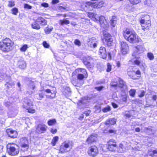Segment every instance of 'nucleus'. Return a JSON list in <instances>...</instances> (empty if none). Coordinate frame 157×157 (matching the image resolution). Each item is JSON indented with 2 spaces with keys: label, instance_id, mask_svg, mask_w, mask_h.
Segmentation results:
<instances>
[{
  "label": "nucleus",
  "instance_id": "f257e3e1",
  "mask_svg": "<svg viewBox=\"0 0 157 157\" xmlns=\"http://www.w3.org/2000/svg\"><path fill=\"white\" fill-rule=\"evenodd\" d=\"M13 42L10 38H6L0 41V50L4 52H8L13 48Z\"/></svg>",
  "mask_w": 157,
  "mask_h": 157
},
{
  "label": "nucleus",
  "instance_id": "f03ea898",
  "mask_svg": "<svg viewBox=\"0 0 157 157\" xmlns=\"http://www.w3.org/2000/svg\"><path fill=\"white\" fill-rule=\"evenodd\" d=\"M7 151L10 155L12 156L16 155L19 153L17 146L13 143H9L7 145Z\"/></svg>",
  "mask_w": 157,
  "mask_h": 157
},
{
  "label": "nucleus",
  "instance_id": "7ed1b4c3",
  "mask_svg": "<svg viewBox=\"0 0 157 157\" xmlns=\"http://www.w3.org/2000/svg\"><path fill=\"white\" fill-rule=\"evenodd\" d=\"M78 73L77 76L78 79L82 80L85 76H87V72L86 70L83 68H78L72 73V76L75 73Z\"/></svg>",
  "mask_w": 157,
  "mask_h": 157
},
{
  "label": "nucleus",
  "instance_id": "20e7f679",
  "mask_svg": "<svg viewBox=\"0 0 157 157\" xmlns=\"http://www.w3.org/2000/svg\"><path fill=\"white\" fill-rule=\"evenodd\" d=\"M19 143L21 147L22 150L25 151L29 148L28 141L26 138H21L19 139Z\"/></svg>",
  "mask_w": 157,
  "mask_h": 157
},
{
  "label": "nucleus",
  "instance_id": "39448f33",
  "mask_svg": "<svg viewBox=\"0 0 157 157\" xmlns=\"http://www.w3.org/2000/svg\"><path fill=\"white\" fill-rule=\"evenodd\" d=\"M126 40L130 43H133L138 42L139 41V39L138 36L135 33L131 34L128 36V39Z\"/></svg>",
  "mask_w": 157,
  "mask_h": 157
},
{
  "label": "nucleus",
  "instance_id": "423d86ee",
  "mask_svg": "<svg viewBox=\"0 0 157 157\" xmlns=\"http://www.w3.org/2000/svg\"><path fill=\"white\" fill-rule=\"evenodd\" d=\"M115 141L113 139L110 140L108 142V148L109 151H117V147Z\"/></svg>",
  "mask_w": 157,
  "mask_h": 157
},
{
  "label": "nucleus",
  "instance_id": "0eeeda50",
  "mask_svg": "<svg viewBox=\"0 0 157 157\" xmlns=\"http://www.w3.org/2000/svg\"><path fill=\"white\" fill-rule=\"evenodd\" d=\"M127 143L125 142H122L121 143L117 148V151L118 152H123L125 151L127 149Z\"/></svg>",
  "mask_w": 157,
  "mask_h": 157
},
{
  "label": "nucleus",
  "instance_id": "6e6552de",
  "mask_svg": "<svg viewBox=\"0 0 157 157\" xmlns=\"http://www.w3.org/2000/svg\"><path fill=\"white\" fill-rule=\"evenodd\" d=\"M88 153L90 155L93 156H96L98 153L97 147L95 146H91L89 148Z\"/></svg>",
  "mask_w": 157,
  "mask_h": 157
},
{
  "label": "nucleus",
  "instance_id": "1a4fd4ad",
  "mask_svg": "<svg viewBox=\"0 0 157 157\" xmlns=\"http://www.w3.org/2000/svg\"><path fill=\"white\" fill-rule=\"evenodd\" d=\"M47 126L43 124H40L37 126L36 132L39 134L44 132L47 130Z\"/></svg>",
  "mask_w": 157,
  "mask_h": 157
},
{
  "label": "nucleus",
  "instance_id": "9d476101",
  "mask_svg": "<svg viewBox=\"0 0 157 157\" xmlns=\"http://www.w3.org/2000/svg\"><path fill=\"white\" fill-rule=\"evenodd\" d=\"M96 20L98 21L99 20V22L101 27H103L104 29L107 28L108 27L107 23L105 20L104 17L101 16L98 17H97V18H95Z\"/></svg>",
  "mask_w": 157,
  "mask_h": 157
},
{
  "label": "nucleus",
  "instance_id": "9b49d317",
  "mask_svg": "<svg viewBox=\"0 0 157 157\" xmlns=\"http://www.w3.org/2000/svg\"><path fill=\"white\" fill-rule=\"evenodd\" d=\"M104 36L105 42L107 43V44L110 46L113 40L110 34L107 33H105L104 34Z\"/></svg>",
  "mask_w": 157,
  "mask_h": 157
},
{
  "label": "nucleus",
  "instance_id": "f8f14e48",
  "mask_svg": "<svg viewBox=\"0 0 157 157\" xmlns=\"http://www.w3.org/2000/svg\"><path fill=\"white\" fill-rule=\"evenodd\" d=\"M6 132L9 136L12 138H16L17 136V133L16 131L13 130L11 129H8L6 130Z\"/></svg>",
  "mask_w": 157,
  "mask_h": 157
},
{
  "label": "nucleus",
  "instance_id": "ddd939ff",
  "mask_svg": "<svg viewBox=\"0 0 157 157\" xmlns=\"http://www.w3.org/2000/svg\"><path fill=\"white\" fill-rule=\"evenodd\" d=\"M97 41L94 37H92L89 39L88 45L92 48H95L97 46Z\"/></svg>",
  "mask_w": 157,
  "mask_h": 157
},
{
  "label": "nucleus",
  "instance_id": "4468645a",
  "mask_svg": "<svg viewBox=\"0 0 157 157\" xmlns=\"http://www.w3.org/2000/svg\"><path fill=\"white\" fill-rule=\"evenodd\" d=\"M69 143L70 142L67 143L66 142L63 143L60 147V151L62 153L67 151V149L69 147Z\"/></svg>",
  "mask_w": 157,
  "mask_h": 157
},
{
  "label": "nucleus",
  "instance_id": "2eb2a0df",
  "mask_svg": "<svg viewBox=\"0 0 157 157\" xmlns=\"http://www.w3.org/2000/svg\"><path fill=\"white\" fill-rule=\"evenodd\" d=\"M97 138V135L96 134H94L91 135L87 139L86 141L88 144L92 143L93 142H95Z\"/></svg>",
  "mask_w": 157,
  "mask_h": 157
},
{
  "label": "nucleus",
  "instance_id": "dca6fc26",
  "mask_svg": "<svg viewBox=\"0 0 157 157\" xmlns=\"http://www.w3.org/2000/svg\"><path fill=\"white\" fill-rule=\"evenodd\" d=\"M99 54L101 57L103 59L106 58L107 56L106 50L105 47H101L99 49Z\"/></svg>",
  "mask_w": 157,
  "mask_h": 157
},
{
  "label": "nucleus",
  "instance_id": "f3484780",
  "mask_svg": "<svg viewBox=\"0 0 157 157\" xmlns=\"http://www.w3.org/2000/svg\"><path fill=\"white\" fill-rule=\"evenodd\" d=\"M86 4L87 5L90 6L91 7H93L94 8H100L102 6H101L102 4V3L101 2H97V3H93L91 2H86Z\"/></svg>",
  "mask_w": 157,
  "mask_h": 157
},
{
  "label": "nucleus",
  "instance_id": "a211bd4d",
  "mask_svg": "<svg viewBox=\"0 0 157 157\" xmlns=\"http://www.w3.org/2000/svg\"><path fill=\"white\" fill-rule=\"evenodd\" d=\"M36 22L39 24L44 25L47 24V21L43 18L40 17H38L36 20Z\"/></svg>",
  "mask_w": 157,
  "mask_h": 157
},
{
  "label": "nucleus",
  "instance_id": "6ab92c4d",
  "mask_svg": "<svg viewBox=\"0 0 157 157\" xmlns=\"http://www.w3.org/2000/svg\"><path fill=\"white\" fill-rule=\"evenodd\" d=\"M146 23L141 25L142 29L144 31H145L147 29H148L149 27L151 26V24L150 22L149 21H148L147 22H145Z\"/></svg>",
  "mask_w": 157,
  "mask_h": 157
},
{
  "label": "nucleus",
  "instance_id": "aec40b11",
  "mask_svg": "<svg viewBox=\"0 0 157 157\" xmlns=\"http://www.w3.org/2000/svg\"><path fill=\"white\" fill-rule=\"evenodd\" d=\"M18 64L19 68L22 69L25 68L26 67L25 62L23 60L21 59L19 60Z\"/></svg>",
  "mask_w": 157,
  "mask_h": 157
},
{
  "label": "nucleus",
  "instance_id": "412c9836",
  "mask_svg": "<svg viewBox=\"0 0 157 157\" xmlns=\"http://www.w3.org/2000/svg\"><path fill=\"white\" fill-rule=\"evenodd\" d=\"M140 47V46H138L136 48V50H135V51H134L132 54V56L133 57V58H137V59H138L139 58V56L138 55V54L140 52H137V51L138 52H140L139 48Z\"/></svg>",
  "mask_w": 157,
  "mask_h": 157
},
{
  "label": "nucleus",
  "instance_id": "4be33fe9",
  "mask_svg": "<svg viewBox=\"0 0 157 157\" xmlns=\"http://www.w3.org/2000/svg\"><path fill=\"white\" fill-rule=\"evenodd\" d=\"M128 74L130 76L131 78L134 79H138L140 76V71L138 70L135 72V75H132L129 74L128 73Z\"/></svg>",
  "mask_w": 157,
  "mask_h": 157
},
{
  "label": "nucleus",
  "instance_id": "5701e85b",
  "mask_svg": "<svg viewBox=\"0 0 157 157\" xmlns=\"http://www.w3.org/2000/svg\"><path fill=\"white\" fill-rule=\"evenodd\" d=\"M116 123V119L114 118H109L105 122L106 125H113Z\"/></svg>",
  "mask_w": 157,
  "mask_h": 157
},
{
  "label": "nucleus",
  "instance_id": "b1692460",
  "mask_svg": "<svg viewBox=\"0 0 157 157\" xmlns=\"http://www.w3.org/2000/svg\"><path fill=\"white\" fill-rule=\"evenodd\" d=\"M131 34V32L129 29H127L123 31V36L125 39L126 40L128 39V36Z\"/></svg>",
  "mask_w": 157,
  "mask_h": 157
},
{
  "label": "nucleus",
  "instance_id": "393cba45",
  "mask_svg": "<svg viewBox=\"0 0 157 157\" xmlns=\"http://www.w3.org/2000/svg\"><path fill=\"white\" fill-rule=\"evenodd\" d=\"M87 100L86 99H82L79 101L78 103V105L79 106H81V108H83L85 106H83L82 105L87 104Z\"/></svg>",
  "mask_w": 157,
  "mask_h": 157
},
{
  "label": "nucleus",
  "instance_id": "a878e982",
  "mask_svg": "<svg viewBox=\"0 0 157 157\" xmlns=\"http://www.w3.org/2000/svg\"><path fill=\"white\" fill-rule=\"evenodd\" d=\"M117 17L116 16H113L110 20L111 24L113 27L115 26L117 23Z\"/></svg>",
  "mask_w": 157,
  "mask_h": 157
},
{
  "label": "nucleus",
  "instance_id": "bb28decb",
  "mask_svg": "<svg viewBox=\"0 0 157 157\" xmlns=\"http://www.w3.org/2000/svg\"><path fill=\"white\" fill-rule=\"evenodd\" d=\"M31 25L33 29L37 30L39 29L40 28L38 23L36 22V20L34 23L32 24Z\"/></svg>",
  "mask_w": 157,
  "mask_h": 157
},
{
  "label": "nucleus",
  "instance_id": "cd10ccee",
  "mask_svg": "<svg viewBox=\"0 0 157 157\" xmlns=\"http://www.w3.org/2000/svg\"><path fill=\"white\" fill-rule=\"evenodd\" d=\"M63 91V93L65 95H69L71 93L70 88L69 87H65Z\"/></svg>",
  "mask_w": 157,
  "mask_h": 157
},
{
  "label": "nucleus",
  "instance_id": "c85d7f7f",
  "mask_svg": "<svg viewBox=\"0 0 157 157\" xmlns=\"http://www.w3.org/2000/svg\"><path fill=\"white\" fill-rule=\"evenodd\" d=\"M59 23L60 25H68L70 23V21L69 20L64 19L61 20L59 21Z\"/></svg>",
  "mask_w": 157,
  "mask_h": 157
},
{
  "label": "nucleus",
  "instance_id": "c756f323",
  "mask_svg": "<svg viewBox=\"0 0 157 157\" xmlns=\"http://www.w3.org/2000/svg\"><path fill=\"white\" fill-rule=\"evenodd\" d=\"M121 49L125 48H128V44L125 42L122 41L120 43Z\"/></svg>",
  "mask_w": 157,
  "mask_h": 157
},
{
  "label": "nucleus",
  "instance_id": "7c9ffc66",
  "mask_svg": "<svg viewBox=\"0 0 157 157\" xmlns=\"http://www.w3.org/2000/svg\"><path fill=\"white\" fill-rule=\"evenodd\" d=\"M148 154L151 156H157V149L149 151Z\"/></svg>",
  "mask_w": 157,
  "mask_h": 157
},
{
  "label": "nucleus",
  "instance_id": "2f4dec72",
  "mask_svg": "<svg viewBox=\"0 0 157 157\" xmlns=\"http://www.w3.org/2000/svg\"><path fill=\"white\" fill-rule=\"evenodd\" d=\"M59 137L57 136H56L53 138L52 142V144L53 146H55L58 140Z\"/></svg>",
  "mask_w": 157,
  "mask_h": 157
},
{
  "label": "nucleus",
  "instance_id": "473e14b6",
  "mask_svg": "<svg viewBox=\"0 0 157 157\" xmlns=\"http://www.w3.org/2000/svg\"><path fill=\"white\" fill-rule=\"evenodd\" d=\"M140 58L139 57L138 59H137V58H135L134 59H133L132 60V62H133L135 64L137 65H139L140 63V61L139 60Z\"/></svg>",
  "mask_w": 157,
  "mask_h": 157
},
{
  "label": "nucleus",
  "instance_id": "72a5a7b5",
  "mask_svg": "<svg viewBox=\"0 0 157 157\" xmlns=\"http://www.w3.org/2000/svg\"><path fill=\"white\" fill-rule=\"evenodd\" d=\"M56 122L55 119L49 120L48 122V124L49 126L52 125L54 124Z\"/></svg>",
  "mask_w": 157,
  "mask_h": 157
},
{
  "label": "nucleus",
  "instance_id": "f704fd0d",
  "mask_svg": "<svg viewBox=\"0 0 157 157\" xmlns=\"http://www.w3.org/2000/svg\"><path fill=\"white\" fill-rule=\"evenodd\" d=\"M147 56L148 58L151 60L154 59V57L153 54L151 52H148L147 54Z\"/></svg>",
  "mask_w": 157,
  "mask_h": 157
},
{
  "label": "nucleus",
  "instance_id": "c9c22d12",
  "mask_svg": "<svg viewBox=\"0 0 157 157\" xmlns=\"http://www.w3.org/2000/svg\"><path fill=\"white\" fill-rule=\"evenodd\" d=\"M128 49L129 48L121 49V53L122 54V55H123L127 54L128 52Z\"/></svg>",
  "mask_w": 157,
  "mask_h": 157
},
{
  "label": "nucleus",
  "instance_id": "e433bc0d",
  "mask_svg": "<svg viewBox=\"0 0 157 157\" xmlns=\"http://www.w3.org/2000/svg\"><path fill=\"white\" fill-rule=\"evenodd\" d=\"M84 63L88 68H91L93 67L92 65H91L90 63L88 61H84Z\"/></svg>",
  "mask_w": 157,
  "mask_h": 157
},
{
  "label": "nucleus",
  "instance_id": "4c0bfd02",
  "mask_svg": "<svg viewBox=\"0 0 157 157\" xmlns=\"http://www.w3.org/2000/svg\"><path fill=\"white\" fill-rule=\"evenodd\" d=\"M119 84L118 85V86L119 87L122 88L124 86L125 82L123 81L121 79H119Z\"/></svg>",
  "mask_w": 157,
  "mask_h": 157
},
{
  "label": "nucleus",
  "instance_id": "58836bf2",
  "mask_svg": "<svg viewBox=\"0 0 157 157\" xmlns=\"http://www.w3.org/2000/svg\"><path fill=\"white\" fill-rule=\"evenodd\" d=\"M53 29V28L52 27H50V28L47 27L45 29V32L46 34H49L52 30Z\"/></svg>",
  "mask_w": 157,
  "mask_h": 157
},
{
  "label": "nucleus",
  "instance_id": "ea45409f",
  "mask_svg": "<svg viewBox=\"0 0 157 157\" xmlns=\"http://www.w3.org/2000/svg\"><path fill=\"white\" fill-rule=\"evenodd\" d=\"M24 102L29 106L32 105V102L30 100L25 99Z\"/></svg>",
  "mask_w": 157,
  "mask_h": 157
},
{
  "label": "nucleus",
  "instance_id": "a19ab883",
  "mask_svg": "<svg viewBox=\"0 0 157 157\" xmlns=\"http://www.w3.org/2000/svg\"><path fill=\"white\" fill-rule=\"evenodd\" d=\"M130 3L134 5L140 2V0H129Z\"/></svg>",
  "mask_w": 157,
  "mask_h": 157
},
{
  "label": "nucleus",
  "instance_id": "79ce46f5",
  "mask_svg": "<svg viewBox=\"0 0 157 157\" xmlns=\"http://www.w3.org/2000/svg\"><path fill=\"white\" fill-rule=\"evenodd\" d=\"M28 46L27 44H24L23 46L21 48L20 50L22 52H25L27 50L28 48Z\"/></svg>",
  "mask_w": 157,
  "mask_h": 157
},
{
  "label": "nucleus",
  "instance_id": "37998d69",
  "mask_svg": "<svg viewBox=\"0 0 157 157\" xmlns=\"http://www.w3.org/2000/svg\"><path fill=\"white\" fill-rule=\"evenodd\" d=\"M9 4L8 5L9 7H12L14 5V2L13 1L11 0L8 2Z\"/></svg>",
  "mask_w": 157,
  "mask_h": 157
},
{
  "label": "nucleus",
  "instance_id": "c03bdc74",
  "mask_svg": "<svg viewBox=\"0 0 157 157\" xmlns=\"http://www.w3.org/2000/svg\"><path fill=\"white\" fill-rule=\"evenodd\" d=\"M12 12L13 14L16 15L18 12V10L17 8H14L12 9Z\"/></svg>",
  "mask_w": 157,
  "mask_h": 157
},
{
  "label": "nucleus",
  "instance_id": "a18cd8bd",
  "mask_svg": "<svg viewBox=\"0 0 157 157\" xmlns=\"http://www.w3.org/2000/svg\"><path fill=\"white\" fill-rule=\"evenodd\" d=\"M130 95L132 97H134L136 93V90H131L129 92Z\"/></svg>",
  "mask_w": 157,
  "mask_h": 157
},
{
  "label": "nucleus",
  "instance_id": "49530a36",
  "mask_svg": "<svg viewBox=\"0 0 157 157\" xmlns=\"http://www.w3.org/2000/svg\"><path fill=\"white\" fill-rule=\"evenodd\" d=\"M111 66L109 63L107 64V68L106 71L108 72H109L111 71Z\"/></svg>",
  "mask_w": 157,
  "mask_h": 157
},
{
  "label": "nucleus",
  "instance_id": "de8ad7c7",
  "mask_svg": "<svg viewBox=\"0 0 157 157\" xmlns=\"http://www.w3.org/2000/svg\"><path fill=\"white\" fill-rule=\"evenodd\" d=\"M110 107L108 106L102 109V111L104 112H107L110 110Z\"/></svg>",
  "mask_w": 157,
  "mask_h": 157
},
{
  "label": "nucleus",
  "instance_id": "09e8293b",
  "mask_svg": "<svg viewBox=\"0 0 157 157\" xmlns=\"http://www.w3.org/2000/svg\"><path fill=\"white\" fill-rule=\"evenodd\" d=\"M110 85L113 87H116L117 86V82H112L110 83Z\"/></svg>",
  "mask_w": 157,
  "mask_h": 157
},
{
  "label": "nucleus",
  "instance_id": "8fccbe9b",
  "mask_svg": "<svg viewBox=\"0 0 157 157\" xmlns=\"http://www.w3.org/2000/svg\"><path fill=\"white\" fill-rule=\"evenodd\" d=\"M75 44L77 45L80 46L81 45V42L78 39H76L74 41Z\"/></svg>",
  "mask_w": 157,
  "mask_h": 157
},
{
  "label": "nucleus",
  "instance_id": "3c124183",
  "mask_svg": "<svg viewBox=\"0 0 157 157\" xmlns=\"http://www.w3.org/2000/svg\"><path fill=\"white\" fill-rule=\"evenodd\" d=\"M43 44L45 48H48L49 47V45L45 41L43 42Z\"/></svg>",
  "mask_w": 157,
  "mask_h": 157
},
{
  "label": "nucleus",
  "instance_id": "603ef678",
  "mask_svg": "<svg viewBox=\"0 0 157 157\" xmlns=\"http://www.w3.org/2000/svg\"><path fill=\"white\" fill-rule=\"evenodd\" d=\"M24 7L25 8L27 9H31L32 6L27 4H25L24 5Z\"/></svg>",
  "mask_w": 157,
  "mask_h": 157
},
{
  "label": "nucleus",
  "instance_id": "864d4df0",
  "mask_svg": "<svg viewBox=\"0 0 157 157\" xmlns=\"http://www.w3.org/2000/svg\"><path fill=\"white\" fill-rule=\"evenodd\" d=\"M145 94V92L143 90L141 91V93L139 94V96L140 98L143 97Z\"/></svg>",
  "mask_w": 157,
  "mask_h": 157
},
{
  "label": "nucleus",
  "instance_id": "5fc2aeb1",
  "mask_svg": "<svg viewBox=\"0 0 157 157\" xmlns=\"http://www.w3.org/2000/svg\"><path fill=\"white\" fill-rule=\"evenodd\" d=\"M5 75V74L4 73H2L0 72V80H3L4 77Z\"/></svg>",
  "mask_w": 157,
  "mask_h": 157
},
{
  "label": "nucleus",
  "instance_id": "6e6d98bb",
  "mask_svg": "<svg viewBox=\"0 0 157 157\" xmlns=\"http://www.w3.org/2000/svg\"><path fill=\"white\" fill-rule=\"evenodd\" d=\"M104 88V87L103 86H100L99 87H96L95 88V89H96L98 91H101L103 88Z\"/></svg>",
  "mask_w": 157,
  "mask_h": 157
},
{
  "label": "nucleus",
  "instance_id": "4d7b16f0",
  "mask_svg": "<svg viewBox=\"0 0 157 157\" xmlns=\"http://www.w3.org/2000/svg\"><path fill=\"white\" fill-rule=\"evenodd\" d=\"M91 112V111L90 110L87 111H85L84 112V114H85L86 116H88L89 115V114Z\"/></svg>",
  "mask_w": 157,
  "mask_h": 157
},
{
  "label": "nucleus",
  "instance_id": "13d9d810",
  "mask_svg": "<svg viewBox=\"0 0 157 157\" xmlns=\"http://www.w3.org/2000/svg\"><path fill=\"white\" fill-rule=\"evenodd\" d=\"M27 109L28 110V112L30 113H34L35 112V109Z\"/></svg>",
  "mask_w": 157,
  "mask_h": 157
},
{
  "label": "nucleus",
  "instance_id": "bf43d9fd",
  "mask_svg": "<svg viewBox=\"0 0 157 157\" xmlns=\"http://www.w3.org/2000/svg\"><path fill=\"white\" fill-rule=\"evenodd\" d=\"M41 5L44 7H48V4L47 3H42L41 4Z\"/></svg>",
  "mask_w": 157,
  "mask_h": 157
},
{
  "label": "nucleus",
  "instance_id": "052dcab7",
  "mask_svg": "<svg viewBox=\"0 0 157 157\" xmlns=\"http://www.w3.org/2000/svg\"><path fill=\"white\" fill-rule=\"evenodd\" d=\"M10 80L9 82H7L6 84H5V85L8 86V84H9L10 85H11V86H14V83L13 82L12 83H10ZM7 87H8V86H7Z\"/></svg>",
  "mask_w": 157,
  "mask_h": 157
},
{
  "label": "nucleus",
  "instance_id": "680f3d73",
  "mask_svg": "<svg viewBox=\"0 0 157 157\" xmlns=\"http://www.w3.org/2000/svg\"><path fill=\"white\" fill-rule=\"evenodd\" d=\"M59 2V0H52V3L53 4H55L58 3Z\"/></svg>",
  "mask_w": 157,
  "mask_h": 157
},
{
  "label": "nucleus",
  "instance_id": "e2e57ef3",
  "mask_svg": "<svg viewBox=\"0 0 157 157\" xmlns=\"http://www.w3.org/2000/svg\"><path fill=\"white\" fill-rule=\"evenodd\" d=\"M97 15H94V13H92L89 14V17H93L96 18V17H97Z\"/></svg>",
  "mask_w": 157,
  "mask_h": 157
},
{
  "label": "nucleus",
  "instance_id": "0e129e2a",
  "mask_svg": "<svg viewBox=\"0 0 157 157\" xmlns=\"http://www.w3.org/2000/svg\"><path fill=\"white\" fill-rule=\"evenodd\" d=\"M127 99L126 96L125 95H124L122 98V100L123 101H126Z\"/></svg>",
  "mask_w": 157,
  "mask_h": 157
},
{
  "label": "nucleus",
  "instance_id": "69168bd1",
  "mask_svg": "<svg viewBox=\"0 0 157 157\" xmlns=\"http://www.w3.org/2000/svg\"><path fill=\"white\" fill-rule=\"evenodd\" d=\"M57 130L56 129H51V132L53 134H55L57 132Z\"/></svg>",
  "mask_w": 157,
  "mask_h": 157
},
{
  "label": "nucleus",
  "instance_id": "338daca9",
  "mask_svg": "<svg viewBox=\"0 0 157 157\" xmlns=\"http://www.w3.org/2000/svg\"><path fill=\"white\" fill-rule=\"evenodd\" d=\"M140 22L142 25H143L144 24H145L146 22H145V20L144 19H141L140 20Z\"/></svg>",
  "mask_w": 157,
  "mask_h": 157
},
{
  "label": "nucleus",
  "instance_id": "774afa93",
  "mask_svg": "<svg viewBox=\"0 0 157 157\" xmlns=\"http://www.w3.org/2000/svg\"><path fill=\"white\" fill-rule=\"evenodd\" d=\"M112 105L114 108H117V105L116 104L114 103H112Z\"/></svg>",
  "mask_w": 157,
  "mask_h": 157
}]
</instances>
